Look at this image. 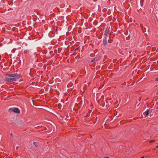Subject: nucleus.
Listing matches in <instances>:
<instances>
[{
    "instance_id": "f257e3e1",
    "label": "nucleus",
    "mask_w": 158,
    "mask_h": 158,
    "mask_svg": "<svg viewBox=\"0 0 158 158\" xmlns=\"http://www.w3.org/2000/svg\"><path fill=\"white\" fill-rule=\"evenodd\" d=\"M8 77H11L12 78H14V81L19 77V75L17 73L9 74H8Z\"/></svg>"
},
{
    "instance_id": "f03ea898",
    "label": "nucleus",
    "mask_w": 158,
    "mask_h": 158,
    "mask_svg": "<svg viewBox=\"0 0 158 158\" xmlns=\"http://www.w3.org/2000/svg\"><path fill=\"white\" fill-rule=\"evenodd\" d=\"M9 111L10 112L13 111L16 113H19L20 112L19 110L17 108H10L9 109Z\"/></svg>"
},
{
    "instance_id": "7ed1b4c3",
    "label": "nucleus",
    "mask_w": 158,
    "mask_h": 158,
    "mask_svg": "<svg viewBox=\"0 0 158 158\" xmlns=\"http://www.w3.org/2000/svg\"><path fill=\"white\" fill-rule=\"evenodd\" d=\"M7 77L5 78V80L6 81L11 82L14 81V78H12L11 77H8V75H7Z\"/></svg>"
},
{
    "instance_id": "20e7f679",
    "label": "nucleus",
    "mask_w": 158,
    "mask_h": 158,
    "mask_svg": "<svg viewBox=\"0 0 158 158\" xmlns=\"http://www.w3.org/2000/svg\"><path fill=\"white\" fill-rule=\"evenodd\" d=\"M151 113V110H147V111L144 112L143 114L146 116H148L149 113Z\"/></svg>"
},
{
    "instance_id": "39448f33",
    "label": "nucleus",
    "mask_w": 158,
    "mask_h": 158,
    "mask_svg": "<svg viewBox=\"0 0 158 158\" xmlns=\"http://www.w3.org/2000/svg\"><path fill=\"white\" fill-rule=\"evenodd\" d=\"M109 31H110V28H107L106 29L105 32L104 33V35L106 36V37L107 36V35L108 34Z\"/></svg>"
},
{
    "instance_id": "423d86ee",
    "label": "nucleus",
    "mask_w": 158,
    "mask_h": 158,
    "mask_svg": "<svg viewBox=\"0 0 158 158\" xmlns=\"http://www.w3.org/2000/svg\"><path fill=\"white\" fill-rule=\"evenodd\" d=\"M103 43L105 45H106L107 44V40L106 39L105 40L103 41Z\"/></svg>"
},
{
    "instance_id": "0eeeda50",
    "label": "nucleus",
    "mask_w": 158,
    "mask_h": 158,
    "mask_svg": "<svg viewBox=\"0 0 158 158\" xmlns=\"http://www.w3.org/2000/svg\"><path fill=\"white\" fill-rule=\"evenodd\" d=\"M98 60L97 59V58H94V59L93 60H92L91 61V62H93V61H97Z\"/></svg>"
},
{
    "instance_id": "6e6552de",
    "label": "nucleus",
    "mask_w": 158,
    "mask_h": 158,
    "mask_svg": "<svg viewBox=\"0 0 158 158\" xmlns=\"http://www.w3.org/2000/svg\"><path fill=\"white\" fill-rule=\"evenodd\" d=\"M37 143L36 142H35L33 143V144L34 145L35 147H37Z\"/></svg>"
},
{
    "instance_id": "1a4fd4ad",
    "label": "nucleus",
    "mask_w": 158,
    "mask_h": 158,
    "mask_svg": "<svg viewBox=\"0 0 158 158\" xmlns=\"http://www.w3.org/2000/svg\"><path fill=\"white\" fill-rule=\"evenodd\" d=\"M155 141L154 140H152L150 141V143H153Z\"/></svg>"
},
{
    "instance_id": "9d476101",
    "label": "nucleus",
    "mask_w": 158,
    "mask_h": 158,
    "mask_svg": "<svg viewBox=\"0 0 158 158\" xmlns=\"http://www.w3.org/2000/svg\"><path fill=\"white\" fill-rule=\"evenodd\" d=\"M10 135L12 137V133H10Z\"/></svg>"
},
{
    "instance_id": "9b49d317",
    "label": "nucleus",
    "mask_w": 158,
    "mask_h": 158,
    "mask_svg": "<svg viewBox=\"0 0 158 158\" xmlns=\"http://www.w3.org/2000/svg\"><path fill=\"white\" fill-rule=\"evenodd\" d=\"M139 101H140L141 100V98H139Z\"/></svg>"
},
{
    "instance_id": "f8f14e48",
    "label": "nucleus",
    "mask_w": 158,
    "mask_h": 158,
    "mask_svg": "<svg viewBox=\"0 0 158 158\" xmlns=\"http://www.w3.org/2000/svg\"><path fill=\"white\" fill-rule=\"evenodd\" d=\"M105 158H109V157H106Z\"/></svg>"
},
{
    "instance_id": "ddd939ff",
    "label": "nucleus",
    "mask_w": 158,
    "mask_h": 158,
    "mask_svg": "<svg viewBox=\"0 0 158 158\" xmlns=\"http://www.w3.org/2000/svg\"><path fill=\"white\" fill-rule=\"evenodd\" d=\"M144 156H143L141 158H144Z\"/></svg>"
},
{
    "instance_id": "4468645a",
    "label": "nucleus",
    "mask_w": 158,
    "mask_h": 158,
    "mask_svg": "<svg viewBox=\"0 0 158 158\" xmlns=\"http://www.w3.org/2000/svg\"><path fill=\"white\" fill-rule=\"evenodd\" d=\"M139 104H138V105H137V107H139Z\"/></svg>"
},
{
    "instance_id": "2eb2a0df",
    "label": "nucleus",
    "mask_w": 158,
    "mask_h": 158,
    "mask_svg": "<svg viewBox=\"0 0 158 158\" xmlns=\"http://www.w3.org/2000/svg\"><path fill=\"white\" fill-rule=\"evenodd\" d=\"M77 49H78V48H76V49L75 50H77Z\"/></svg>"
},
{
    "instance_id": "dca6fc26",
    "label": "nucleus",
    "mask_w": 158,
    "mask_h": 158,
    "mask_svg": "<svg viewBox=\"0 0 158 158\" xmlns=\"http://www.w3.org/2000/svg\"><path fill=\"white\" fill-rule=\"evenodd\" d=\"M157 148H158V146H157Z\"/></svg>"
},
{
    "instance_id": "f3484780",
    "label": "nucleus",
    "mask_w": 158,
    "mask_h": 158,
    "mask_svg": "<svg viewBox=\"0 0 158 158\" xmlns=\"http://www.w3.org/2000/svg\"><path fill=\"white\" fill-rule=\"evenodd\" d=\"M143 1V0H141V1Z\"/></svg>"
}]
</instances>
